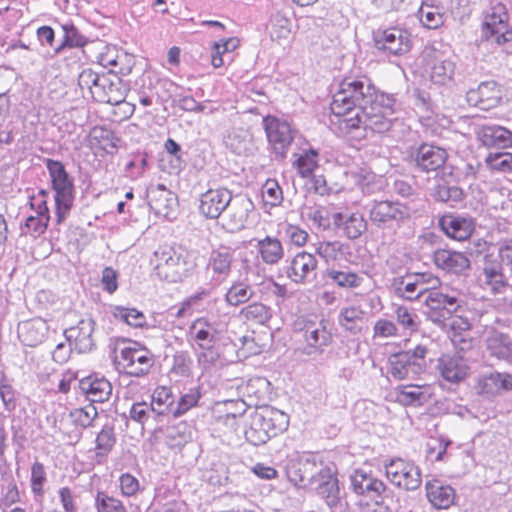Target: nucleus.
Masks as SVG:
<instances>
[{
  "instance_id": "a211bd4d",
  "label": "nucleus",
  "mask_w": 512,
  "mask_h": 512,
  "mask_svg": "<svg viewBox=\"0 0 512 512\" xmlns=\"http://www.w3.org/2000/svg\"><path fill=\"white\" fill-rule=\"evenodd\" d=\"M182 146L173 138L164 142V151L159 154L158 168L169 175H179L187 165Z\"/></svg>"
},
{
  "instance_id": "e433bc0d",
  "label": "nucleus",
  "mask_w": 512,
  "mask_h": 512,
  "mask_svg": "<svg viewBox=\"0 0 512 512\" xmlns=\"http://www.w3.org/2000/svg\"><path fill=\"white\" fill-rule=\"evenodd\" d=\"M192 439V428L185 422L180 421L170 425L165 430V443L171 449H180Z\"/></svg>"
},
{
  "instance_id": "c03bdc74",
  "label": "nucleus",
  "mask_w": 512,
  "mask_h": 512,
  "mask_svg": "<svg viewBox=\"0 0 512 512\" xmlns=\"http://www.w3.org/2000/svg\"><path fill=\"white\" fill-rule=\"evenodd\" d=\"M365 312L360 306L352 305L340 310L338 323L352 334L360 333L362 328L358 325L364 318Z\"/></svg>"
},
{
  "instance_id": "f8f14e48",
  "label": "nucleus",
  "mask_w": 512,
  "mask_h": 512,
  "mask_svg": "<svg viewBox=\"0 0 512 512\" xmlns=\"http://www.w3.org/2000/svg\"><path fill=\"white\" fill-rule=\"evenodd\" d=\"M507 19L504 5L493 7L492 13L486 17L482 26V34L487 42L502 46L512 41V29L509 28Z\"/></svg>"
},
{
  "instance_id": "13d9d810",
  "label": "nucleus",
  "mask_w": 512,
  "mask_h": 512,
  "mask_svg": "<svg viewBox=\"0 0 512 512\" xmlns=\"http://www.w3.org/2000/svg\"><path fill=\"white\" fill-rule=\"evenodd\" d=\"M46 471L44 465L40 462H35L31 467V490L36 497H43L44 483L46 482Z\"/></svg>"
},
{
  "instance_id": "f257e3e1",
  "label": "nucleus",
  "mask_w": 512,
  "mask_h": 512,
  "mask_svg": "<svg viewBox=\"0 0 512 512\" xmlns=\"http://www.w3.org/2000/svg\"><path fill=\"white\" fill-rule=\"evenodd\" d=\"M375 89L371 80L366 77L345 78L330 104V109L337 118V121L332 120V123L338 126L340 118H351L349 115L353 110L360 111L362 106L374 97Z\"/></svg>"
},
{
  "instance_id": "20e7f679",
  "label": "nucleus",
  "mask_w": 512,
  "mask_h": 512,
  "mask_svg": "<svg viewBox=\"0 0 512 512\" xmlns=\"http://www.w3.org/2000/svg\"><path fill=\"white\" fill-rule=\"evenodd\" d=\"M292 329L295 334H302L305 345L295 349L304 355H320L333 342V335L327 329L326 322L316 321V318L300 316L293 321Z\"/></svg>"
},
{
  "instance_id": "603ef678",
  "label": "nucleus",
  "mask_w": 512,
  "mask_h": 512,
  "mask_svg": "<svg viewBox=\"0 0 512 512\" xmlns=\"http://www.w3.org/2000/svg\"><path fill=\"white\" fill-rule=\"evenodd\" d=\"M94 506L97 512H127L121 500L103 491L97 492Z\"/></svg>"
},
{
  "instance_id": "7ed1b4c3",
  "label": "nucleus",
  "mask_w": 512,
  "mask_h": 512,
  "mask_svg": "<svg viewBox=\"0 0 512 512\" xmlns=\"http://www.w3.org/2000/svg\"><path fill=\"white\" fill-rule=\"evenodd\" d=\"M412 279L421 283L422 287L427 288L424 303L431 310L429 317L433 322L440 323L442 319L457 313L464 305V297L457 290L435 289L438 279L427 274L411 275Z\"/></svg>"
},
{
  "instance_id": "1a4fd4ad",
  "label": "nucleus",
  "mask_w": 512,
  "mask_h": 512,
  "mask_svg": "<svg viewBox=\"0 0 512 512\" xmlns=\"http://www.w3.org/2000/svg\"><path fill=\"white\" fill-rule=\"evenodd\" d=\"M387 479L395 486L413 491L421 486L422 478L418 466L402 458L391 459L385 464Z\"/></svg>"
},
{
  "instance_id": "aec40b11",
  "label": "nucleus",
  "mask_w": 512,
  "mask_h": 512,
  "mask_svg": "<svg viewBox=\"0 0 512 512\" xmlns=\"http://www.w3.org/2000/svg\"><path fill=\"white\" fill-rule=\"evenodd\" d=\"M411 157L418 169L423 172H431L443 167L448 154L439 146L423 143L411 154Z\"/></svg>"
},
{
  "instance_id": "37998d69",
  "label": "nucleus",
  "mask_w": 512,
  "mask_h": 512,
  "mask_svg": "<svg viewBox=\"0 0 512 512\" xmlns=\"http://www.w3.org/2000/svg\"><path fill=\"white\" fill-rule=\"evenodd\" d=\"M232 254L228 251H213L211 253L208 269H211L216 275V281H223L226 279L231 271Z\"/></svg>"
},
{
  "instance_id": "c756f323",
  "label": "nucleus",
  "mask_w": 512,
  "mask_h": 512,
  "mask_svg": "<svg viewBox=\"0 0 512 512\" xmlns=\"http://www.w3.org/2000/svg\"><path fill=\"white\" fill-rule=\"evenodd\" d=\"M478 280L482 288L490 290L492 294L502 293L507 286L502 265L498 262L485 261Z\"/></svg>"
},
{
  "instance_id": "680f3d73",
  "label": "nucleus",
  "mask_w": 512,
  "mask_h": 512,
  "mask_svg": "<svg viewBox=\"0 0 512 512\" xmlns=\"http://www.w3.org/2000/svg\"><path fill=\"white\" fill-rule=\"evenodd\" d=\"M201 398V394L198 388H191L186 394H184L179 402L177 408L173 411L175 416L184 414L190 408L196 406Z\"/></svg>"
},
{
  "instance_id": "393cba45",
  "label": "nucleus",
  "mask_w": 512,
  "mask_h": 512,
  "mask_svg": "<svg viewBox=\"0 0 512 512\" xmlns=\"http://www.w3.org/2000/svg\"><path fill=\"white\" fill-rule=\"evenodd\" d=\"M49 332L47 322L42 318H33L18 325L17 333L20 341L29 347L43 343Z\"/></svg>"
},
{
  "instance_id": "6e6d98bb",
  "label": "nucleus",
  "mask_w": 512,
  "mask_h": 512,
  "mask_svg": "<svg viewBox=\"0 0 512 512\" xmlns=\"http://www.w3.org/2000/svg\"><path fill=\"white\" fill-rule=\"evenodd\" d=\"M485 163L492 171L512 173V153H490L486 157Z\"/></svg>"
},
{
  "instance_id": "e2e57ef3",
  "label": "nucleus",
  "mask_w": 512,
  "mask_h": 512,
  "mask_svg": "<svg viewBox=\"0 0 512 512\" xmlns=\"http://www.w3.org/2000/svg\"><path fill=\"white\" fill-rule=\"evenodd\" d=\"M0 397L5 408L9 411H12L16 408V393L14 388L10 383H8L7 378L4 373H1L0 379Z\"/></svg>"
},
{
  "instance_id": "ddd939ff",
  "label": "nucleus",
  "mask_w": 512,
  "mask_h": 512,
  "mask_svg": "<svg viewBox=\"0 0 512 512\" xmlns=\"http://www.w3.org/2000/svg\"><path fill=\"white\" fill-rule=\"evenodd\" d=\"M373 40L378 50L393 55H402L410 51L412 42L410 34L401 28L391 27L373 31Z\"/></svg>"
},
{
  "instance_id": "6e6552de",
  "label": "nucleus",
  "mask_w": 512,
  "mask_h": 512,
  "mask_svg": "<svg viewBox=\"0 0 512 512\" xmlns=\"http://www.w3.org/2000/svg\"><path fill=\"white\" fill-rule=\"evenodd\" d=\"M151 262L157 276L168 282L181 281L187 272L185 258L172 247H160L154 252Z\"/></svg>"
},
{
  "instance_id": "f704fd0d",
  "label": "nucleus",
  "mask_w": 512,
  "mask_h": 512,
  "mask_svg": "<svg viewBox=\"0 0 512 512\" xmlns=\"http://www.w3.org/2000/svg\"><path fill=\"white\" fill-rule=\"evenodd\" d=\"M512 389V376L499 372L490 373L483 376L478 383V391L480 394L494 396L502 391Z\"/></svg>"
},
{
  "instance_id": "69168bd1",
  "label": "nucleus",
  "mask_w": 512,
  "mask_h": 512,
  "mask_svg": "<svg viewBox=\"0 0 512 512\" xmlns=\"http://www.w3.org/2000/svg\"><path fill=\"white\" fill-rule=\"evenodd\" d=\"M234 42V38L214 42L211 48V65L214 68H220L224 64L223 54L229 51V44Z\"/></svg>"
},
{
  "instance_id": "9d476101",
  "label": "nucleus",
  "mask_w": 512,
  "mask_h": 512,
  "mask_svg": "<svg viewBox=\"0 0 512 512\" xmlns=\"http://www.w3.org/2000/svg\"><path fill=\"white\" fill-rule=\"evenodd\" d=\"M189 336L199 349L209 352L201 353L199 361L205 360L212 364L216 360L212 350L221 337L217 324L205 318H197L189 327Z\"/></svg>"
},
{
  "instance_id": "b1692460",
  "label": "nucleus",
  "mask_w": 512,
  "mask_h": 512,
  "mask_svg": "<svg viewBox=\"0 0 512 512\" xmlns=\"http://www.w3.org/2000/svg\"><path fill=\"white\" fill-rule=\"evenodd\" d=\"M476 137L487 148H512V131L499 125H480L476 128Z\"/></svg>"
},
{
  "instance_id": "5fc2aeb1",
  "label": "nucleus",
  "mask_w": 512,
  "mask_h": 512,
  "mask_svg": "<svg viewBox=\"0 0 512 512\" xmlns=\"http://www.w3.org/2000/svg\"><path fill=\"white\" fill-rule=\"evenodd\" d=\"M113 315L134 328L143 327L146 323L145 315L135 308L117 306Z\"/></svg>"
},
{
  "instance_id": "8fccbe9b",
  "label": "nucleus",
  "mask_w": 512,
  "mask_h": 512,
  "mask_svg": "<svg viewBox=\"0 0 512 512\" xmlns=\"http://www.w3.org/2000/svg\"><path fill=\"white\" fill-rule=\"evenodd\" d=\"M371 101L365 103L360 111L356 112L354 116L351 118H364L367 117V111L369 109H373V114H380L382 110H384V104L388 106H392L394 108L395 100L393 97L386 95L384 93H379L376 89L374 90V95Z\"/></svg>"
},
{
  "instance_id": "79ce46f5",
  "label": "nucleus",
  "mask_w": 512,
  "mask_h": 512,
  "mask_svg": "<svg viewBox=\"0 0 512 512\" xmlns=\"http://www.w3.org/2000/svg\"><path fill=\"white\" fill-rule=\"evenodd\" d=\"M422 284L412 279V276L403 277L394 283V293L398 297L406 300H416L421 297H426L427 288L422 287Z\"/></svg>"
},
{
  "instance_id": "a878e982",
  "label": "nucleus",
  "mask_w": 512,
  "mask_h": 512,
  "mask_svg": "<svg viewBox=\"0 0 512 512\" xmlns=\"http://www.w3.org/2000/svg\"><path fill=\"white\" fill-rule=\"evenodd\" d=\"M292 469L294 476H290V482L303 489L313 484L318 473L316 462L309 454L298 456L293 460Z\"/></svg>"
},
{
  "instance_id": "bb28decb",
  "label": "nucleus",
  "mask_w": 512,
  "mask_h": 512,
  "mask_svg": "<svg viewBox=\"0 0 512 512\" xmlns=\"http://www.w3.org/2000/svg\"><path fill=\"white\" fill-rule=\"evenodd\" d=\"M79 389L91 403L108 401L112 394V385L104 377H85L79 381Z\"/></svg>"
},
{
  "instance_id": "4468645a",
  "label": "nucleus",
  "mask_w": 512,
  "mask_h": 512,
  "mask_svg": "<svg viewBox=\"0 0 512 512\" xmlns=\"http://www.w3.org/2000/svg\"><path fill=\"white\" fill-rule=\"evenodd\" d=\"M262 124L275 159L283 160L288 149V121L267 115Z\"/></svg>"
},
{
  "instance_id": "2f4dec72",
  "label": "nucleus",
  "mask_w": 512,
  "mask_h": 512,
  "mask_svg": "<svg viewBox=\"0 0 512 512\" xmlns=\"http://www.w3.org/2000/svg\"><path fill=\"white\" fill-rule=\"evenodd\" d=\"M466 360L460 356L443 355L438 360V370L441 376L449 382L458 383L468 374Z\"/></svg>"
},
{
  "instance_id": "2eb2a0df",
  "label": "nucleus",
  "mask_w": 512,
  "mask_h": 512,
  "mask_svg": "<svg viewBox=\"0 0 512 512\" xmlns=\"http://www.w3.org/2000/svg\"><path fill=\"white\" fill-rule=\"evenodd\" d=\"M503 97L502 89L495 81H484L476 89L466 93V101L470 106L488 111L497 107Z\"/></svg>"
},
{
  "instance_id": "338daca9",
  "label": "nucleus",
  "mask_w": 512,
  "mask_h": 512,
  "mask_svg": "<svg viewBox=\"0 0 512 512\" xmlns=\"http://www.w3.org/2000/svg\"><path fill=\"white\" fill-rule=\"evenodd\" d=\"M152 414H155L154 408L146 402L134 403L129 411L130 418L140 424L146 423Z\"/></svg>"
},
{
  "instance_id": "864d4df0",
  "label": "nucleus",
  "mask_w": 512,
  "mask_h": 512,
  "mask_svg": "<svg viewBox=\"0 0 512 512\" xmlns=\"http://www.w3.org/2000/svg\"><path fill=\"white\" fill-rule=\"evenodd\" d=\"M70 417L76 425L82 428H89L98 417V411L93 403H90L84 407L73 409L70 412Z\"/></svg>"
},
{
  "instance_id": "4be33fe9",
  "label": "nucleus",
  "mask_w": 512,
  "mask_h": 512,
  "mask_svg": "<svg viewBox=\"0 0 512 512\" xmlns=\"http://www.w3.org/2000/svg\"><path fill=\"white\" fill-rule=\"evenodd\" d=\"M231 200L232 194L230 190L226 188L210 189L202 194L199 211L208 219H217L227 208Z\"/></svg>"
},
{
  "instance_id": "9b49d317",
  "label": "nucleus",
  "mask_w": 512,
  "mask_h": 512,
  "mask_svg": "<svg viewBox=\"0 0 512 512\" xmlns=\"http://www.w3.org/2000/svg\"><path fill=\"white\" fill-rule=\"evenodd\" d=\"M130 345L120 351V362L126 374L142 377L150 371L154 364L152 353L138 342H129Z\"/></svg>"
},
{
  "instance_id": "de8ad7c7",
  "label": "nucleus",
  "mask_w": 512,
  "mask_h": 512,
  "mask_svg": "<svg viewBox=\"0 0 512 512\" xmlns=\"http://www.w3.org/2000/svg\"><path fill=\"white\" fill-rule=\"evenodd\" d=\"M174 397L169 388L162 386L155 389L152 395L151 406L157 416H163L170 412Z\"/></svg>"
},
{
  "instance_id": "c85d7f7f",
  "label": "nucleus",
  "mask_w": 512,
  "mask_h": 512,
  "mask_svg": "<svg viewBox=\"0 0 512 512\" xmlns=\"http://www.w3.org/2000/svg\"><path fill=\"white\" fill-rule=\"evenodd\" d=\"M486 349L492 357L512 363V338L492 329L485 339Z\"/></svg>"
},
{
  "instance_id": "6ab92c4d",
  "label": "nucleus",
  "mask_w": 512,
  "mask_h": 512,
  "mask_svg": "<svg viewBox=\"0 0 512 512\" xmlns=\"http://www.w3.org/2000/svg\"><path fill=\"white\" fill-rule=\"evenodd\" d=\"M390 375L396 380L415 379L426 369L425 363L414 362L410 358V351H401L392 354L389 359Z\"/></svg>"
},
{
  "instance_id": "a18cd8bd",
  "label": "nucleus",
  "mask_w": 512,
  "mask_h": 512,
  "mask_svg": "<svg viewBox=\"0 0 512 512\" xmlns=\"http://www.w3.org/2000/svg\"><path fill=\"white\" fill-rule=\"evenodd\" d=\"M95 444L96 455L101 457L107 456L116 444L114 426L111 424H105L101 431L96 435Z\"/></svg>"
},
{
  "instance_id": "7c9ffc66",
  "label": "nucleus",
  "mask_w": 512,
  "mask_h": 512,
  "mask_svg": "<svg viewBox=\"0 0 512 512\" xmlns=\"http://www.w3.org/2000/svg\"><path fill=\"white\" fill-rule=\"evenodd\" d=\"M426 495L429 502L437 509H447L454 504L455 491L443 484L440 480L433 479L425 484Z\"/></svg>"
},
{
  "instance_id": "39448f33",
  "label": "nucleus",
  "mask_w": 512,
  "mask_h": 512,
  "mask_svg": "<svg viewBox=\"0 0 512 512\" xmlns=\"http://www.w3.org/2000/svg\"><path fill=\"white\" fill-rule=\"evenodd\" d=\"M384 110L380 114H373V109L367 111V117L364 118H340L338 121V130L341 134L351 135L352 137H361L357 133L361 129L365 132L385 133L388 132L394 121V108L384 104Z\"/></svg>"
},
{
  "instance_id": "72a5a7b5",
  "label": "nucleus",
  "mask_w": 512,
  "mask_h": 512,
  "mask_svg": "<svg viewBox=\"0 0 512 512\" xmlns=\"http://www.w3.org/2000/svg\"><path fill=\"white\" fill-rule=\"evenodd\" d=\"M306 148H300L299 152H294L293 167L302 178L311 177L318 168V151L305 143Z\"/></svg>"
},
{
  "instance_id": "5701e85b",
  "label": "nucleus",
  "mask_w": 512,
  "mask_h": 512,
  "mask_svg": "<svg viewBox=\"0 0 512 512\" xmlns=\"http://www.w3.org/2000/svg\"><path fill=\"white\" fill-rule=\"evenodd\" d=\"M313 483H317V494L325 500L326 504L331 509L341 506V496L338 485V479L334 476L331 469H320Z\"/></svg>"
},
{
  "instance_id": "412c9836",
  "label": "nucleus",
  "mask_w": 512,
  "mask_h": 512,
  "mask_svg": "<svg viewBox=\"0 0 512 512\" xmlns=\"http://www.w3.org/2000/svg\"><path fill=\"white\" fill-rule=\"evenodd\" d=\"M95 326L96 323L92 318L81 319L75 327L66 329L64 335L69 342L74 343L79 353H88L96 346L93 337Z\"/></svg>"
},
{
  "instance_id": "774afa93",
  "label": "nucleus",
  "mask_w": 512,
  "mask_h": 512,
  "mask_svg": "<svg viewBox=\"0 0 512 512\" xmlns=\"http://www.w3.org/2000/svg\"><path fill=\"white\" fill-rule=\"evenodd\" d=\"M242 346L237 350V359L243 360L252 355L261 353V346L255 341L253 336H243L241 339Z\"/></svg>"
},
{
  "instance_id": "4d7b16f0",
  "label": "nucleus",
  "mask_w": 512,
  "mask_h": 512,
  "mask_svg": "<svg viewBox=\"0 0 512 512\" xmlns=\"http://www.w3.org/2000/svg\"><path fill=\"white\" fill-rule=\"evenodd\" d=\"M253 294L251 287L248 284L241 282L233 284L226 293V301L233 306H238L248 301Z\"/></svg>"
},
{
  "instance_id": "58836bf2",
  "label": "nucleus",
  "mask_w": 512,
  "mask_h": 512,
  "mask_svg": "<svg viewBox=\"0 0 512 512\" xmlns=\"http://www.w3.org/2000/svg\"><path fill=\"white\" fill-rule=\"evenodd\" d=\"M177 197L170 191H167L166 196H160L149 202L150 209L156 216L163 220L172 222L177 216Z\"/></svg>"
},
{
  "instance_id": "f3484780",
  "label": "nucleus",
  "mask_w": 512,
  "mask_h": 512,
  "mask_svg": "<svg viewBox=\"0 0 512 512\" xmlns=\"http://www.w3.org/2000/svg\"><path fill=\"white\" fill-rule=\"evenodd\" d=\"M122 80L117 75L103 73L98 86L93 90V99L99 103L119 105L125 100L126 93Z\"/></svg>"
},
{
  "instance_id": "473e14b6",
  "label": "nucleus",
  "mask_w": 512,
  "mask_h": 512,
  "mask_svg": "<svg viewBox=\"0 0 512 512\" xmlns=\"http://www.w3.org/2000/svg\"><path fill=\"white\" fill-rule=\"evenodd\" d=\"M435 265L453 274H460L470 267L469 259L461 252L438 250L434 253Z\"/></svg>"
},
{
  "instance_id": "c9c22d12",
  "label": "nucleus",
  "mask_w": 512,
  "mask_h": 512,
  "mask_svg": "<svg viewBox=\"0 0 512 512\" xmlns=\"http://www.w3.org/2000/svg\"><path fill=\"white\" fill-rule=\"evenodd\" d=\"M61 28L63 30V38L54 48L56 55L68 49L84 48L89 43V39L79 31L72 21L62 24Z\"/></svg>"
},
{
  "instance_id": "423d86ee",
  "label": "nucleus",
  "mask_w": 512,
  "mask_h": 512,
  "mask_svg": "<svg viewBox=\"0 0 512 512\" xmlns=\"http://www.w3.org/2000/svg\"><path fill=\"white\" fill-rule=\"evenodd\" d=\"M424 71L436 85H447L455 75L456 62L448 51L426 46L421 53Z\"/></svg>"
},
{
  "instance_id": "3c124183",
  "label": "nucleus",
  "mask_w": 512,
  "mask_h": 512,
  "mask_svg": "<svg viewBox=\"0 0 512 512\" xmlns=\"http://www.w3.org/2000/svg\"><path fill=\"white\" fill-rule=\"evenodd\" d=\"M92 137L108 154L117 151L120 138L116 136L113 130L106 127H94Z\"/></svg>"
},
{
  "instance_id": "dca6fc26",
  "label": "nucleus",
  "mask_w": 512,
  "mask_h": 512,
  "mask_svg": "<svg viewBox=\"0 0 512 512\" xmlns=\"http://www.w3.org/2000/svg\"><path fill=\"white\" fill-rule=\"evenodd\" d=\"M350 479L353 491L358 495L367 496L371 499H384L391 494V490L387 488L382 480L363 470H356Z\"/></svg>"
},
{
  "instance_id": "49530a36",
  "label": "nucleus",
  "mask_w": 512,
  "mask_h": 512,
  "mask_svg": "<svg viewBox=\"0 0 512 512\" xmlns=\"http://www.w3.org/2000/svg\"><path fill=\"white\" fill-rule=\"evenodd\" d=\"M432 197L437 201L453 205L463 200L464 192L458 186L439 183L433 188Z\"/></svg>"
},
{
  "instance_id": "a19ab883",
  "label": "nucleus",
  "mask_w": 512,
  "mask_h": 512,
  "mask_svg": "<svg viewBox=\"0 0 512 512\" xmlns=\"http://www.w3.org/2000/svg\"><path fill=\"white\" fill-rule=\"evenodd\" d=\"M429 394L425 386L404 385L396 392V400L404 406H419L427 402Z\"/></svg>"
},
{
  "instance_id": "ea45409f",
  "label": "nucleus",
  "mask_w": 512,
  "mask_h": 512,
  "mask_svg": "<svg viewBox=\"0 0 512 512\" xmlns=\"http://www.w3.org/2000/svg\"><path fill=\"white\" fill-rule=\"evenodd\" d=\"M240 317L254 324L263 325L266 322H270V328L280 330L275 319L270 316L268 308L262 303L255 302L245 306L240 311Z\"/></svg>"
},
{
  "instance_id": "09e8293b",
  "label": "nucleus",
  "mask_w": 512,
  "mask_h": 512,
  "mask_svg": "<svg viewBox=\"0 0 512 512\" xmlns=\"http://www.w3.org/2000/svg\"><path fill=\"white\" fill-rule=\"evenodd\" d=\"M270 37L282 45L288 38V17L284 11H278L270 19Z\"/></svg>"
},
{
  "instance_id": "cd10ccee",
  "label": "nucleus",
  "mask_w": 512,
  "mask_h": 512,
  "mask_svg": "<svg viewBox=\"0 0 512 512\" xmlns=\"http://www.w3.org/2000/svg\"><path fill=\"white\" fill-rule=\"evenodd\" d=\"M370 218L373 222H403L409 220V212L407 207L400 203L381 201L371 208Z\"/></svg>"
},
{
  "instance_id": "f03ea898",
  "label": "nucleus",
  "mask_w": 512,
  "mask_h": 512,
  "mask_svg": "<svg viewBox=\"0 0 512 512\" xmlns=\"http://www.w3.org/2000/svg\"><path fill=\"white\" fill-rule=\"evenodd\" d=\"M43 163L49 175V187L53 193L56 224L64 222L73 208L76 187L74 178L64 163L52 158H44Z\"/></svg>"
},
{
  "instance_id": "0eeeda50",
  "label": "nucleus",
  "mask_w": 512,
  "mask_h": 512,
  "mask_svg": "<svg viewBox=\"0 0 512 512\" xmlns=\"http://www.w3.org/2000/svg\"><path fill=\"white\" fill-rule=\"evenodd\" d=\"M288 428V418L283 412L272 411L267 417L262 413H255L249 427L245 430L246 440L254 446L265 444L270 437Z\"/></svg>"
},
{
  "instance_id": "052dcab7",
  "label": "nucleus",
  "mask_w": 512,
  "mask_h": 512,
  "mask_svg": "<svg viewBox=\"0 0 512 512\" xmlns=\"http://www.w3.org/2000/svg\"><path fill=\"white\" fill-rule=\"evenodd\" d=\"M260 252L266 263H275L282 254V247L279 241L267 239L260 243Z\"/></svg>"
},
{
  "instance_id": "bf43d9fd",
  "label": "nucleus",
  "mask_w": 512,
  "mask_h": 512,
  "mask_svg": "<svg viewBox=\"0 0 512 512\" xmlns=\"http://www.w3.org/2000/svg\"><path fill=\"white\" fill-rule=\"evenodd\" d=\"M282 194V190L275 180H267L262 189L264 205L277 206L283 199Z\"/></svg>"
},
{
  "instance_id": "4c0bfd02",
  "label": "nucleus",
  "mask_w": 512,
  "mask_h": 512,
  "mask_svg": "<svg viewBox=\"0 0 512 512\" xmlns=\"http://www.w3.org/2000/svg\"><path fill=\"white\" fill-rule=\"evenodd\" d=\"M316 268L315 257L306 252H300L293 257L290 263V278L292 281L302 282Z\"/></svg>"
},
{
  "instance_id": "0e129e2a",
  "label": "nucleus",
  "mask_w": 512,
  "mask_h": 512,
  "mask_svg": "<svg viewBox=\"0 0 512 512\" xmlns=\"http://www.w3.org/2000/svg\"><path fill=\"white\" fill-rule=\"evenodd\" d=\"M103 73L99 74L90 68L83 69L78 76V85L83 89H88L93 96V90H95L102 79Z\"/></svg>"
}]
</instances>
